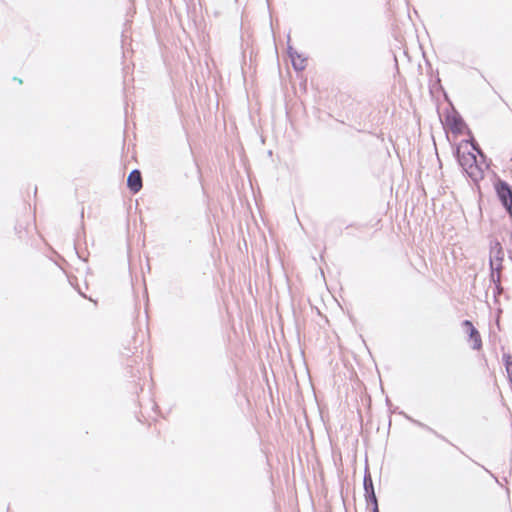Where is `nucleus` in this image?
Here are the masks:
<instances>
[{
    "mask_svg": "<svg viewBox=\"0 0 512 512\" xmlns=\"http://www.w3.org/2000/svg\"><path fill=\"white\" fill-rule=\"evenodd\" d=\"M495 191L500 203L512 218V186L508 182L498 179L495 183Z\"/></svg>",
    "mask_w": 512,
    "mask_h": 512,
    "instance_id": "obj_1",
    "label": "nucleus"
},
{
    "mask_svg": "<svg viewBox=\"0 0 512 512\" xmlns=\"http://www.w3.org/2000/svg\"><path fill=\"white\" fill-rule=\"evenodd\" d=\"M504 260V250L501 243L497 239L490 241L489 251V268L493 271L502 270V262Z\"/></svg>",
    "mask_w": 512,
    "mask_h": 512,
    "instance_id": "obj_2",
    "label": "nucleus"
},
{
    "mask_svg": "<svg viewBox=\"0 0 512 512\" xmlns=\"http://www.w3.org/2000/svg\"><path fill=\"white\" fill-rule=\"evenodd\" d=\"M462 328L468 335L469 341H471L473 350H480L482 348V339L479 331L475 328L470 320H463L461 323Z\"/></svg>",
    "mask_w": 512,
    "mask_h": 512,
    "instance_id": "obj_3",
    "label": "nucleus"
},
{
    "mask_svg": "<svg viewBox=\"0 0 512 512\" xmlns=\"http://www.w3.org/2000/svg\"><path fill=\"white\" fill-rule=\"evenodd\" d=\"M363 487H364V496H365L367 504L378 502L376 494H375L372 476L370 474L368 467L365 468L364 478H363Z\"/></svg>",
    "mask_w": 512,
    "mask_h": 512,
    "instance_id": "obj_4",
    "label": "nucleus"
},
{
    "mask_svg": "<svg viewBox=\"0 0 512 512\" xmlns=\"http://www.w3.org/2000/svg\"><path fill=\"white\" fill-rule=\"evenodd\" d=\"M461 145H457L454 149V156L456 157L459 165L464 169H466L468 166H471L473 163H476V155L472 152H462L461 151Z\"/></svg>",
    "mask_w": 512,
    "mask_h": 512,
    "instance_id": "obj_5",
    "label": "nucleus"
},
{
    "mask_svg": "<svg viewBox=\"0 0 512 512\" xmlns=\"http://www.w3.org/2000/svg\"><path fill=\"white\" fill-rule=\"evenodd\" d=\"M445 123L454 134L463 133V130L466 127V123L463 118L456 112L448 114L445 118Z\"/></svg>",
    "mask_w": 512,
    "mask_h": 512,
    "instance_id": "obj_6",
    "label": "nucleus"
},
{
    "mask_svg": "<svg viewBox=\"0 0 512 512\" xmlns=\"http://www.w3.org/2000/svg\"><path fill=\"white\" fill-rule=\"evenodd\" d=\"M287 53L296 71H303L306 68L307 58L299 54L292 46L288 45Z\"/></svg>",
    "mask_w": 512,
    "mask_h": 512,
    "instance_id": "obj_7",
    "label": "nucleus"
},
{
    "mask_svg": "<svg viewBox=\"0 0 512 512\" xmlns=\"http://www.w3.org/2000/svg\"><path fill=\"white\" fill-rule=\"evenodd\" d=\"M127 187L132 193H137L142 188V175L138 169L132 170L127 177Z\"/></svg>",
    "mask_w": 512,
    "mask_h": 512,
    "instance_id": "obj_8",
    "label": "nucleus"
},
{
    "mask_svg": "<svg viewBox=\"0 0 512 512\" xmlns=\"http://www.w3.org/2000/svg\"><path fill=\"white\" fill-rule=\"evenodd\" d=\"M464 171L466 172L467 176L475 183L484 177V172L477 162L473 163L471 166H468L466 169H464Z\"/></svg>",
    "mask_w": 512,
    "mask_h": 512,
    "instance_id": "obj_9",
    "label": "nucleus"
},
{
    "mask_svg": "<svg viewBox=\"0 0 512 512\" xmlns=\"http://www.w3.org/2000/svg\"><path fill=\"white\" fill-rule=\"evenodd\" d=\"M400 414H402V415H403L407 420H409L411 423H413V424L417 425L418 427L423 428V429H425V430H427V431H429V432L433 433L434 435H436L437 437H439V438H441V439H443V440H446L444 436H442V435L438 434L434 429H432V428H431V427H429L428 425H426V424H424V423H422V422H420V421H418V420H416V419H414V418L410 417L409 415H407V414H406V413H404V412H401Z\"/></svg>",
    "mask_w": 512,
    "mask_h": 512,
    "instance_id": "obj_10",
    "label": "nucleus"
},
{
    "mask_svg": "<svg viewBox=\"0 0 512 512\" xmlns=\"http://www.w3.org/2000/svg\"><path fill=\"white\" fill-rule=\"evenodd\" d=\"M501 273H502V270H498V271L490 270V276H489L490 282L495 285V289L500 288Z\"/></svg>",
    "mask_w": 512,
    "mask_h": 512,
    "instance_id": "obj_11",
    "label": "nucleus"
},
{
    "mask_svg": "<svg viewBox=\"0 0 512 512\" xmlns=\"http://www.w3.org/2000/svg\"><path fill=\"white\" fill-rule=\"evenodd\" d=\"M464 143L466 144H470L472 149L482 158H485V154L484 152L482 151V149L480 148L479 144L475 141V139L473 138V136L471 135L470 136V139L469 140H464L463 141Z\"/></svg>",
    "mask_w": 512,
    "mask_h": 512,
    "instance_id": "obj_12",
    "label": "nucleus"
},
{
    "mask_svg": "<svg viewBox=\"0 0 512 512\" xmlns=\"http://www.w3.org/2000/svg\"><path fill=\"white\" fill-rule=\"evenodd\" d=\"M502 358H503V361H504L506 372H507V374L509 376V375L512 374V356L510 354L504 353Z\"/></svg>",
    "mask_w": 512,
    "mask_h": 512,
    "instance_id": "obj_13",
    "label": "nucleus"
},
{
    "mask_svg": "<svg viewBox=\"0 0 512 512\" xmlns=\"http://www.w3.org/2000/svg\"><path fill=\"white\" fill-rule=\"evenodd\" d=\"M503 287L502 285L500 284V288L499 289H495V287L493 288V295L494 297L496 298L498 295H500L502 292H503Z\"/></svg>",
    "mask_w": 512,
    "mask_h": 512,
    "instance_id": "obj_14",
    "label": "nucleus"
},
{
    "mask_svg": "<svg viewBox=\"0 0 512 512\" xmlns=\"http://www.w3.org/2000/svg\"><path fill=\"white\" fill-rule=\"evenodd\" d=\"M371 505H372V512H379L378 502L371 503Z\"/></svg>",
    "mask_w": 512,
    "mask_h": 512,
    "instance_id": "obj_15",
    "label": "nucleus"
},
{
    "mask_svg": "<svg viewBox=\"0 0 512 512\" xmlns=\"http://www.w3.org/2000/svg\"><path fill=\"white\" fill-rule=\"evenodd\" d=\"M14 80H16V82L22 83V80L18 79L17 77H14Z\"/></svg>",
    "mask_w": 512,
    "mask_h": 512,
    "instance_id": "obj_16",
    "label": "nucleus"
}]
</instances>
